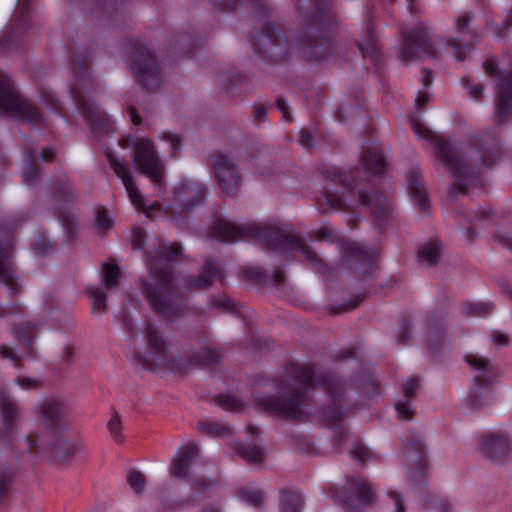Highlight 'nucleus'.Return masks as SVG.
Returning <instances> with one entry per match:
<instances>
[{
    "label": "nucleus",
    "mask_w": 512,
    "mask_h": 512,
    "mask_svg": "<svg viewBox=\"0 0 512 512\" xmlns=\"http://www.w3.org/2000/svg\"><path fill=\"white\" fill-rule=\"evenodd\" d=\"M286 375L299 387L283 380L276 394L256 398L259 407L284 419H300L309 399L306 390L317 384L326 392L330 400V405L323 408V418L330 423H338L342 420L346 386L337 375L332 373L317 375L311 366L297 363H291L286 367Z\"/></svg>",
    "instance_id": "f257e3e1"
},
{
    "label": "nucleus",
    "mask_w": 512,
    "mask_h": 512,
    "mask_svg": "<svg viewBox=\"0 0 512 512\" xmlns=\"http://www.w3.org/2000/svg\"><path fill=\"white\" fill-rule=\"evenodd\" d=\"M182 255V246L177 243H160L147 253L148 277L140 280L142 294L151 310L167 321L184 315L187 304L176 274L170 264Z\"/></svg>",
    "instance_id": "f03ea898"
},
{
    "label": "nucleus",
    "mask_w": 512,
    "mask_h": 512,
    "mask_svg": "<svg viewBox=\"0 0 512 512\" xmlns=\"http://www.w3.org/2000/svg\"><path fill=\"white\" fill-rule=\"evenodd\" d=\"M414 133L434 143V152L445 163L451 172L454 182L451 185L453 194H466L468 184L473 183L480 172V164L490 167L500 159L501 146L492 132H487L476 138L478 162H470L467 156L461 155L456 147L448 141L436 136L416 118L410 120Z\"/></svg>",
    "instance_id": "7ed1b4c3"
},
{
    "label": "nucleus",
    "mask_w": 512,
    "mask_h": 512,
    "mask_svg": "<svg viewBox=\"0 0 512 512\" xmlns=\"http://www.w3.org/2000/svg\"><path fill=\"white\" fill-rule=\"evenodd\" d=\"M211 234L213 238L222 242L252 239L259 240L268 249L279 253L299 251L319 273L323 275L330 273L329 267L299 234L279 227L261 226L254 223L237 225L226 220H218L213 225Z\"/></svg>",
    "instance_id": "20e7f679"
},
{
    "label": "nucleus",
    "mask_w": 512,
    "mask_h": 512,
    "mask_svg": "<svg viewBox=\"0 0 512 512\" xmlns=\"http://www.w3.org/2000/svg\"><path fill=\"white\" fill-rule=\"evenodd\" d=\"M297 17L301 28L294 36L295 49L310 62L327 60L335 52L327 27L332 22L331 12L323 2L296 0Z\"/></svg>",
    "instance_id": "39448f33"
},
{
    "label": "nucleus",
    "mask_w": 512,
    "mask_h": 512,
    "mask_svg": "<svg viewBox=\"0 0 512 512\" xmlns=\"http://www.w3.org/2000/svg\"><path fill=\"white\" fill-rule=\"evenodd\" d=\"M72 71L76 80L70 88L72 100L93 132L108 133L112 128L111 119L87 94L85 82L89 81V72L86 58H73Z\"/></svg>",
    "instance_id": "423d86ee"
},
{
    "label": "nucleus",
    "mask_w": 512,
    "mask_h": 512,
    "mask_svg": "<svg viewBox=\"0 0 512 512\" xmlns=\"http://www.w3.org/2000/svg\"><path fill=\"white\" fill-rule=\"evenodd\" d=\"M123 47L129 54V67L140 86L147 90L160 87L163 75L156 55L135 37L127 38Z\"/></svg>",
    "instance_id": "0eeeda50"
},
{
    "label": "nucleus",
    "mask_w": 512,
    "mask_h": 512,
    "mask_svg": "<svg viewBox=\"0 0 512 512\" xmlns=\"http://www.w3.org/2000/svg\"><path fill=\"white\" fill-rule=\"evenodd\" d=\"M254 54L264 63L279 64L290 56L285 31L275 22L267 21L253 35L251 40Z\"/></svg>",
    "instance_id": "6e6552de"
},
{
    "label": "nucleus",
    "mask_w": 512,
    "mask_h": 512,
    "mask_svg": "<svg viewBox=\"0 0 512 512\" xmlns=\"http://www.w3.org/2000/svg\"><path fill=\"white\" fill-rule=\"evenodd\" d=\"M48 435V439H43L40 434L30 432L22 440L20 451L31 456L48 457L52 462L65 461L75 454L76 446L64 437L63 432Z\"/></svg>",
    "instance_id": "1a4fd4ad"
},
{
    "label": "nucleus",
    "mask_w": 512,
    "mask_h": 512,
    "mask_svg": "<svg viewBox=\"0 0 512 512\" xmlns=\"http://www.w3.org/2000/svg\"><path fill=\"white\" fill-rule=\"evenodd\" d=\"M465 361L475 373L468 399L473 408L479 409L489 403V396L497 376V369L489 358L479 354H467Z\"/></svg>",
    "instance_id": "9d476101"
},
{
    "label": "nucleus",
    "mask_w": 512,
    "mask_h": 512,
    "mask_svg": "<svg viewBox=\"0 0 512 512\" xmlns=\"http://www.w3.org/2000/svg\"><path fill=\"white\" fill-rule=\"evenodd\" d=\"M0 112L34 125L43 122L39 109L19 94L13 81L0 70Z\"/></svg>",
    "instance_id": "9b49d317"
},
{
    "label": "nucleus",
    "mask_w": 512,
    "mask_h": 512,
    "mask_svg": "<svg viewBox=\"0 0 512 512\" xmlns=\"http://www.w3.org/2000/svg\"><path fill=\"white\" fill-rule=\"evenodd\" d=\"M133 162L140 173L149 178L159 192L165 190V164L159 158L151 140L141 139L134 145Z\"/></svg>",
    "instance_id": "f8f14e48"
},
{
    "label": "nucleus",
    "mask_w": 512,
    "mask_h": 512,
    "mask_svg": "<svg viewBox=\"0 0 512 512\" xmlns=\"http://www.w3.org/2000/svg\"><path fill=\"white\" fill-rule=\"evenodd\" d=\"M142 332L150 356V359L139 360L142 366L149 370H152L155 366L171 367L173 364L172 343L160 327L147 321Z\"/></svg>",
    "instance_id": "ddd939ff"
},
{
    "label": "nucleus",
    "mask_w": 512,
    "mask_h": 512,
    "mask_svg": "<svg viewBox=\"0 0 512 512\" xmlns=\"http://www.w3.org/2000/svg\"><path fill=\"white\" fill-rule=\"evenodd\" d=\"M398 53L400 60L405 63L421 60L424 56L437 58V50L432 38L422 23L402 32Z\"/></svg>",
    "instance_id": "4468645a"
},
{
    "label": "nucleus",
    "mask_w": 512,
    "mask_h": 512,
    "mask_svg": "<svg viewBox=\"0 0 512 512\" xmlns=\"http://www.w3.org/2000/svg\"><path fill=\"white\" fill-rule=\"evenodd\" d=\"M213 174L226 196L235 195L242 183L238 165L225 153L215 151L210 155Z\"/></svg>",
    "instance_id": "2eb2a0df"
},
{
    "label": "nucleus",
    "mask_w": 512,
    "mask_h": 512,
    "mask_svg": "<svg viewBox=\"0 0 512 512\" xmlns=\"http://www.w3.org/2000/svg\"><path fill=\"white\" fill-rule=\"evenodd\" d=\"M403 449L412 484L415 486L425 484L428 461L424 439L419 435H412L403 441Z\"/></svg>",
    "instance_id": "dca6fc26"
},
{
    "label": "nucleus",
    "mask_w": 512,
    "mask_h": 512,
    "mask_svg": "<svg viewBox=\"0 0 512 512\" xmlns=\"http://www.w3.org/2000/svg\"><path fill=\"white\" fill-rule=\"evenodd\" d=\"M13 241L12 231L0 228V281L8 288L10 297H15L22 291V285L12 265Z\"/></svg>",
    "instance_id": "f3484780"
},
{
    "label": "nucleus",
    "mask_w": 512,
    "mask_h": 512,
    "mask_svg": "<svg viewBox=\"0 0 512 512\" xmlns=\"http://www.w3.org/2000/svg\"><path fill=\"white\" fill-rule=\"evenodd\" d=\"M347 483L348 488L331 489L333 497L339 498L342 503L351 508L368 506L375 502V491L369 481L360 476H353L347 478Z\"/></svg>",
    "instance_id": "a211bd4d"
},
{
    "label": "nucleus",
    "mask_w": 512,
    "mask_h": 512,
    "mask_svg": "<svg viewBox=\"0 0 512 512\" xmlns=\"http://www.w3.org/2000/svg\"><path fill=\"white\" fill-rule=\"evenodd\" d=\"M48 433L64 432L68 416V404L58 397L43 399L36 407Z\"/></svg>",
    "instance_id": "6ab92c4d"
},
{
    "label": "nucleus",
    "mask_w": 512,
    "mask_h": 512,
    "mask_svg": "<svg viewBox=\"0 0 512 512\" xmlns=\"http://www.w3.org/2000/svg\"><path fill=\"white\" fill-rule=\"evenodd\" d=\"M53 194L56 199L57 217L69 237L74 235L77 223L74 217L64 210L66 204H71L77 199L74 187L69 180H59L53 185Z\"/></svg>",
    "instance_id": "aec40b11"
},
{
    "label": "nucleus",
    "mask_w": 512,
    "mask_h": 512,
    "mask_svg": "<svg viewBox=\"0 0 512 512\" xmlns=\"http://www.w3.org/2000/svg\"><path fill=\"white\" fill-rule=\"evenodd\" d=\"M343 257L353 266L354 270L362 275L372 272L374 261L378 255L376 247L366 246L359 242L346 241L341 246Z\"/></svg>",
    "instance_id": "412c9836"
},
{
    "label": "nucleus",
    "mask_w": 512,
    "mask_h": 512,
    "mask_svg": "<svg viewBox=\"0 0 512 512\" xmlns=\"http://www.w3.org/2000/svg\"><path fill=\"white\" fill-rule=\"evenodd\" d=\"M106 156L110 167L113 169L117 177L121 179L132 204L136 209H141L147 216H150V211L153 207L146 210L144 197L133 181V175L128 164L123 159H119L114 156L111 152H107Z\"/></svg>",
    "instance_id": "4be33fe9"
},
{
    "label": "nucleus",
    "mask_w": 512,
    "mask_h": 512,
    "mask_svg": "<svg viewBox=\"0 0 512 512\" xmlns=\"http://www.w3.org/2000/svg\"><path fill=\"white\" fill-rule=\"evenodd\" d=\"M206 196V186L192 180H182L173 191V200L180 212H190L200 205Z\"/></svg>",
    "instance_id": "5701e85b"
},
{
    "label": "nucleus",
    "mask_w": 512,
    "mask_h": 512,
    "mask_svg": "<svg viewBox=\"0 0 512 512\" xmlns=\"http://www.w3.org/2000/svg\"><path fill=\"white\" fill-rule=\"evenodd\" d=\"M478 451L489 460L503 461L511 453L510 440L503 433H486L480 437Z\"/></svg>",
    "instance_id": "b1692460"
},
{
    "label": "nucleus",
    "mask_w": 512,
    "mask_h": 512,
    "mask_svg": "<svg viewBox=\"0 0 512 512\" xmlns=\"http://www.w3.org/2000/svg\"><path fill=\"white\" fill-rule=\"evenodd\" d=\"M358 201L366 207L379 222L387 220L392 213V204L389 198L380 191L359 189Z\"/></svg>",
    "instance_id": "393cba45"
},
{
    "label": "nucleus",
    "mask_w": 512,
    "mask_h": 512,
    "mask_svg": "<svg viewBox=\"0 0 512 512\" xmlns=\"http://www.w3.org/2000/svg\"><path fill=\"white\" fill-rule=\"evenodd\" d=\"M21 411L17 403L5 392L0 393V418L2 428L0 440L8 441L16 430L17 422L20 420Z\"/></svg>",
    "instance_id": "a878e982"
},
{
    "label": "nucleus",
    "mask_w": 512,
    "mask_h": 512,
    "mask_svg": "<svg viewBox=\"0 0 512 512\" xmlns=\"http://www.w3.org/2000/svg\"><path fill=\"white\" fill-rule=\"evenodd\" d=\"M512 115V72L501 77L495 98V122L505 123Z\"/></svg>",
    "instance_id": "bb28decb"
},
{
    "label": "nucleus",
    "mask_w": 512,
    "mask_h": 512,
    "mask_svg": "<svg viewBox=\"0 0 512 512\" xmlns=\"http://www.w3.org/2000/svg\"><path fill=\"white\" fill-rule=\"evenodd\" d=\"M471 19L472 16L469 13H463L455 22L457 33L461 36L471 35V41L463 43L461 40L454 38L447 40V46L451 48L457 61H463L466 57V53L473 49L474 42L477 41L476 34L471 32L469 27Z\"/></svg>",
    "instance_id": "cd10ccee"
},
{
    "label": "nucleus",
    "mask_w": 512,
    "mask_h": 512,
    "mask_svg": "<svg viewBox=\"0 0 512 512\" xmlns=\"http://www.w3.org/2000/svg\"><path fill=\"white\" fill-rule=\"evenodd\" d=\"M223 272L218 268L212 259H207L202 272L198 276H188L185 278V286L188 290H201L212 285L213 281L222 282Z\"/></svg>",
    "instance_id": "c85d7f7f"
},
{
    "label": "nucleus",
    "mask_w": 512,
    "mask_h": 512,
    "mask_svg": "<svg viewBox=\"0 0 512 512\" xmlns=\"http://www.w3.org/2000/svg\"><path fill=\"white\" fill-rule=\"evenodd\" d=\"M198 452L195 444L181 447L173 459L171 474L178 478L187 477L190 466L198 457Z\"/></svg>",
    "instance_id": "c756f323"
},
{
    "label": "nucleus",
    "mask_w": 512,
    "mask_h": 512,
    "mask_svg": "<svg viewBox=\"0 0 512 512\" xmlns=\"http://www.w3.org/2000/svg\"><path fill=\"white\" fill-rule=\"evenodd\" d=\"M357 47L364 58H369L375 63L380 62V44L374 32V27L370 16H368L367 19L363 40L357 42Z\"/></svg>",
    "instance_id": "7c9ffc66"
},
{
    "label": "nucleus",
    "mask_w": 512,
    "mask_h": 512,
    "mask_svg": "<svg viewBox=\"0 0 512 512\" xmlns=\"http://www.w3.org/2000/svg\"><path fill=\"white\" fill-rule=\"evenodd\" d=\"M408 192L415 204L422 210L429 208L427 190L423 183V177L417 169H412L407 174Z\"/></svg>",
    "instance_id": "2f4dec72"
},
{
    "label": "nucleus",
    "mask_w": 512,
    "mask_h": 512,
    "mask_svg": "<svg viewBox=\"0 0 512 512\" xmlns=\"http://www.w3.org/2000/svg\"><path fill=\"white\" fill-rule=\"evenodd\" d=\"M206 339L207 337L203 335L204 345L200 346L198 351H187L185 353V358L190 364L214 366L221 361L222 355L220 351L212 345L205 344Z\"/></svg>",
    "instance_id": "473e14b6"
},
{
    "label": "nucleus",
    "mask_w": 512,
    "mask_h": 512,
    "mask_svg": "<svg viewBox=\"0 0 512 512\" xmlns=\"http://www.w3.org/2000/svg\"><path fill=\"white\" fill-rule=\"evenodd\" d=\"M361 163L365 173L369 176L382 175L386 169L385 158L377 149L364 150Z\"/></svg>",
    "instance_id": "72a5a7b5"
},
{
    "label": "nucleus",
    "mask_w": 512,
    "mask_h": 512,
    "mask_svg": "<svg viewBox=\"0 0 512 512\" xmlns=\"http://www.w3.org/2000/svg\"><path fill=\"white\" fill-rule=\"evenodd\" d=\"M12 334L28 353L33 352V343L38 334V327L32 322H23L12 327Z\"/></svg>",
    "instance_id": "f704fd0d"
},
{
    "label": "nucleus",
    "mask_w": 512,
    "mask_h": 512,
    "mask_svg": "<svg viewBox=\"0 0 512 512\" xmlns=\"http://www.w3.org/2000/svg\"><path fill=\"white\" fill-rule=\"evenodd\" d=\"M303 507L302 495L296 490H281V512H301Z\"/></svg>",
    "instance_id": "c9c22d12"
},
{
    "label": "nucleus",
    "mask_w": 512,
    "mask_h": 512,
    "mask_svg": "<svg viewBox=\"0 0 512 512\" xmlns=\"http://www.w3.org/2000/svg\"><path fill=\"white\" fill-rule=\"evenodd\" d=\"M335 182L346 188L347 192L352 195L355 188L361 183V171L355 169L352 172L341 170L334 171Z\"/></svg>",
    "instance_id": "e433bc0d"
},
{
    "label": "nucleus",
    "mask_w": 512,
    "mask_h": 512,
    "mask_svg": "<svg viewBox=\"0 0 512 512\" xmlns=\"http://www.w3.org/2000/svg\"><path fill=\"white\" fill-rule=\"evenodd\" d=\"M440 246L436 242H428L418 250V259L427 266L437 265L440 260Z\"/></svg>",
    "instance_id": "4c0bfd02"
},
{
    "label": "nucleus",
    "mask_w": 512,
    "mask_h": 512,
    "mask_svg": "<svg viewBox=\"0 0 512 512\" xmlns=\"http://www.w3.org/2000/svg\"><path fill=\"white\" fill-rule=\"evenodd\" d=\"M26 154L27 162L22 170V178L23 182L30 186L37 182L40 177V172L35 162L36 152L32 149H28Z\"/></svg>",
    "instance_id": "58836bf2"
},
{
    "label": "nucleus",
    "mask_w": 512,
    "mask_h": 512,
    "mask_svg": "<svg viewBox=\"0 0 512 512\" xmlns=\"http://www.w3.org/2000/svg\"><path fill=\"white\" fill-rule=\"evenodd\" d=\"M107 290L103 286L89 287L86 289L87 294L92 300V313L107 312Z\"/></svg>",
    "instance_id": "ea45409f"
},
{
    "label": "nucleus",
    "mask_w": 512,
    "mask_h": 512,
    "mask_svg": "<svg viewBox=\"0 0 512 512\" xmlns=\"http://www.w3.org/2000/svg\"><path fill=\"white\" fill-rule=\"evenodd\" d=\"M103 279L99 286H103L105 290L114 289L118 286L121 278V271L114 263H104L102 265Z\"/></svg>",
    "instance_id": "a19ab883"
},
{
    "label": "nucleus",
    "mask_w": 512,
    "mask_h": 512,
    "mask_svg": "<svg viewBox=\"0 0 512 512\" xmlns=\"http://www.w3.org/2000/svg\"><path fill=\"white\" fill-rule=\"evenodd\" d=\"M237 454L244 458L247 462L258 464L261 463L265 458V451L252 445H241L237 448Z\"/></svg>",
    "instance_id": "79ce46f5"
},
{
    "label": "nucleus",
    "mask_w": 512,
    "mask_h": 512,
    "mask_svg": "<svg viewBox=\"0 0 512 512\" xmlns=\"http://www.w3.org/2000/svg\"><path fill=\"white\" fill-rule=\"evenodd\" d=\"M198 430L208 436H224L230 433V427L224 423L219 422H199Z\"/></svg>",
    "instance_id": "37998d69"
},
{
    "label": "nucleus",
    "mask_w": 512,
    "mask_h": 512,
    "mask_svg": "<svg viewBox=\"0 0 512 512\" xmlns=\"http://www.w3.org/2000/svg\"><path fill=\"white\" fill-rule=\"evenodd\" d=\"M324 197L326 200L327 205L335 210V211H342V212H351L352 207L346 202L344 196L342 194H339L337 192L333 191H326L324 193Z\"/></svg>",
    "instance_id": "c03bdc74"
},
{
    "label": "nucleus",
    "mask_w": 512,
    "mask_h": 512,
    "mask_svg": "<svg viewBox=\"0 0 512 512\" xmlns=\"http://www.w3.org/2000/svg\"><path fill=\"white\" fill-rule=\"evenodd\" d=\"M494 305L490 302H476L465 305L464 314L473 317H483L491 314Z\"/></svg>",
    "instance_id": "a18cd8bd"
},
{
    "label": "nucleus",
    "mask_w": 512,
    "mask_h": 512,
    "mask_svg": "<svg viewBox=\"0 0 512 512\" xmlns=\"http://www.w3.org/2000/svg\"><path fill=\"white\" fill-rule=\"evenodd\" d=\"M95 223L100 233H106L111 230L114 224L108 210L104 207L95 208Z\"/></svg>",
    "instance_id": "49530a36"
},
{
    "label": "nucleus",
    "mask_w": 512,
    "mask_h": 512,
    "mask_svg": "<svg viewBox=\"0 0 512 512\" xmlns=\"http://www.w3.org/2000/svg\"><path fill=\"white\" fill-rule=\"evenodd\" d=\"M238 494L243 501L254 507H259L263 502V493L257 489L243 488Z\"/></svg>",
    "instance_id": "de8ad7c7"
},
{
    "label": "nucleus",
    "mask_w": 512,
    "mask_h": 512,
    "mask_svg": "<svg viewBox=\"0 0 512 512\" xmlns=\"http://www.w3.org/2000/svg\"><path fill=\"white\" fill-rule=\"evenodd\" d=\"M159 139L168 142L171 147V156H176L177 152H179L182 148V137L177 133H172L169 131H164L159 135Z\"/></svg>",
    "instance_id": "09e8293b"
},
{
    "label": "nucleus",
    "mask_w": 512,
    "mask_h": 512,
    "mask_svg": "<svg viewBox=\"0 0 512 512\" xmlns=\"http://www.w3.org/2000/svg\"><path fill=\"white\" fill-rule=\"evenodd\" d=\"M107 427L113 439L117 442H122V423L119 413H117L116 411L113 412V415L109 420Z\"/></svg>",
    "instance_id": "8fccbe9b"
},
{
    "label": "nucleus",
    "mask_w": 512,
    "mask_h": 512,
    "mask_svg": "<svg viewBox=\"0 0 512 512\" xmlns=\"http://www.w3.org/2000/svg\"><path fill=\"white\" fill-rule=\"evenodd\" d=\"M395 409L398 417L403 420H411L414 416L411 399L398 401L395 405Z\"/></svg>",
    "instance_id": "3c124183"
},
{
    "label": "nucleus",
    "mask_w": 512,
    "mask_h": 512,
    "mask_svg": "<svg viewBox=\"0 0 512 512\" xmlns=\"http://www.w3.org/2000/svg\"><path fill=\"white\" fill-rule=\"evenodd\" d=\"M14 480V473L10 468H3L0 470V498L4 497L8 491L11 483Z\"/></svg>",
    "instance_id": "603ef678"
},
{
    "label": "nucleus",
    "mask_w": 512,
    "mask_h": 512,
    "mask_svg": "<svg viewBox=\"0 0 512 512\" xmlns=\"http://www.w3.org/2000/svg\"><path fill=\"white\" fill-rule=\"evenodd\" d=\"M127 481L135 493L138 494L143 492L145 486V476L143 473L140 471H132L128 475Z\"/></svg>",
    "instance_id": "864d4df0"
},
{
    "label": "nucleus",
    "mask_w": 512,
    "mask_h": 512,
    "mask_svg": "<svg viewBox=\"0 0 512 512\" xmlns=\"http://www.w3.org/2000/svg\"><path fill=\"white\" fill-rule=\"evenodd\" d=\"M32 1L33 0H19L16 16L20 17L22 27H28L29 25L30 4Z\"/></svg>",
    "instance_id": "5fc2aeb1"
},
{
    "label": "nucleus",
    "mask_w": 512,
    "mask_h": 512,
    "mask_svg": "<svg viewBox=\"0 0 512 512\" xmlns=\"http://www.w3.org/2000/svg\"><path fill=\"white\" fill-rule=\"evenodd\" d=\"M419 387V380L416 377H410L408 378L403 384H402V392L405 399H413L416 397L417 390Z\"/></svg>",
    "instance_id": "6e6d98bb"
},
{
    "label": "nucleus",
    "mask_w": 512,
    "mask_h": 512,
    "mask_svg": "<svg viewBox=\"0 0 512 512\" xmlns=\"http://www.w3.org/2000/svg\"><path fill=\"white\" fill-rule=\"evenodd\" d=\"M363 301L362 296H357L352 300L345 302L341 305L334 306L330 309V314H340L342 312H349L357 308Z\"/></svg>",
    "instance_id": "4d7b16f0"
},
{
    "label": "nucleus",
    "mask_w": 512,
    "mask_h": 512,
    "mask_svg": "<svg viewBox=\"0 0 512 512\" xmlns=\"http://www.w3.org/2000/svg\"><path fill=\"white\" fill-rule=\"evenodd\" d=\"M33 250L40 255H49L54 251V245L44 237L37 238L32 244Z\"/></svg>",
    "instance_id": "13d9d810"
},
{
    "label": "nucleus",
    "mask_w": 512,
    "mask_h": 512,
    "mask_svg": "<svg viewBox=\"0 0 512 512\" xmlns=\"http://www.w3.org/2000/svg\"><path fill=\"white\" fill-rule=\"evenodd\" d=\"M299 143L304 148L310 150L315 146V133L312 129L302 128L299 132Z\"/></svg>",
    "instance_id": "bf43d9fd"
},
{
    "label": "nucleus",
    "mask_w": 512,
    "mask_h": 512,
    "mask_svg": "<svg viewBox=\"0 0 512 512\" xmlns=\"http://www.w3.org/2000/svg\"><path fill=\"white\" fill-rule=\"evenodd\" d=\"M212 303L216 308H220L226 311H236V303L226 295L213 297Z\"/></svg>",
    "instance_id": "052dcab7"
},
{
    "label": "nucleus",
    "mask_w": 512,
    "mask_h": 512,
    "mask_svg": "<svg viewBox=\"0 0 512 512\" xmlns=\"http://www.w3.org/2000/svg\"><path fill=\"white\" fill-rule=\"evenodd\" d=\"M351 455L353 458H355L356 460L364 463L366 460L368 459H372L374 456H373V453L364 445L362 444H356L352 450H351Z\"/></svg>",
    "instance_id": "680f3d73"
},
{
    "label": "nucleus",
    "mask_w": 512,
    "mask_h": 512,
    "mask_svg": "<svg viewBox=\"0 0 512 512\" xmlns=\"http://www.w3.org/2000/svg\"><path fill=\"white\" fill-rule=\"evenodd\" d=\"M219 404L227 410L237 411L242 408V403L239 399L231 395H221L219 397Z\"/></svg>",
    "instance_id": "e2e57ef3"
},
{
    "label": "nucleus",
    "mask_w": 512,
    "mask_h": 512,
    "mask_svg": "<svg viewBox=\"0 0 512 512\" xmlns=\"http://www.w3.org/2000/svg\"><path fill=\"white\" fill-rule=\"evenodd\" d=\"M267 109L261 104H254L252 106V122L259 126L266 121Z\"/></svg>",
    "instance_id": "0e129e2a"
},
{
    "label": "nucleus",
    "mask_w": 512,
    "mask_h": 512,
    "mask_svg": "<svg viewBox=\"0 0 512 512\" xmlns=\"http://www.w3.org/2000/svg\"><path fill=\"white\" fill-rule=\"evenodd\" d=\"M410 322L408 319H403L401 324H400V328H399V332H398V335H397V341L399 344H402V345H406L411 337V334H410Z\"/></svg>",
    "instance_id": "69168bd1"
},
{
    "label": "nucleus",
    "mask_w": 512,
    "mask_h": 512,
    "mask_svg": "<svg viewBox=\"0 0 512 512\" xmlns=\"http://www.w3.org/2000/svg\"><path fill=\"white\" fill-rule=\"evenodd\" d=\"M42 99L51 110L59 114H62V105L52 93L44 92L42 94Z\"/></svg>",
    "instance_id": "338daca9"
},
{
    "label": "nucleus",
    "mask_w": 512,
    "mask_h": 512,
    "mask_svg": "<svg viewBox=\"0 0 512 512\" xmlns=\"http://www.w3.org/2000/svg\"><path fill=\"white\" fill-rule=\"evenodd\" d=\"M146 233L141 228H135L132 234V247L134 250H141L144 248Z\"/></svg>",
    "instance_id": "774afa93"
}]
</instances>
